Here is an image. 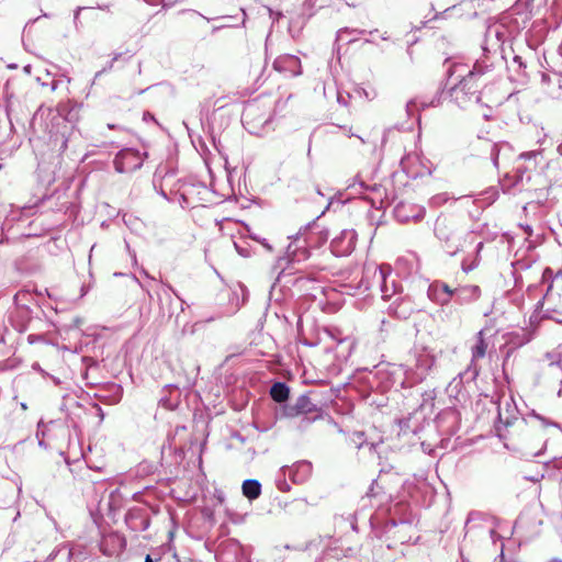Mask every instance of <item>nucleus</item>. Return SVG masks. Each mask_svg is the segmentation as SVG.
<instances>
[{
    "label": "nucleus",
    "mask_w": 562,
    "mask_h": 562,
    "mask_svg": "<svg viewBox=\"0 0 562 562\" xmlns=\"http://www.w3.org/2000/svg\"><path fill=\"white\" fill-rule=\"evenodd\" d=\"M273 68L282 74L297 76L301 74V60L294 55H281L274 59Z\"/></svg>",
    "instance_id": "f8f14e48"
},
{
    "label": "nucleus",
    "mask_w": 562,
    "mask_h": 562,
    "mask_svg": "<svg viewBox=\"0 0 562 562\" xmlns=\"http://www.w3.org/2000/svg\"><path fill=\"white\" fill-rule=\"evenodd\" d=\"M349 33H358V34H364V30H349V29H341L337 33V41H345L346 35Z\"/></svg>",
    "instance_id": "a878e982"
},
{
    "label": "nucleus",
    "mask_w": 562,
    "mask_h": 562,
    "mask_svg": "<svg viewBox=\"0 0 562 562\" xmlns=\"http://www.w3.org/2000/svg\"><path fill=\"white\" fill-rule=\"evenodd\" d=\"M316 411H317L316 405L314 403H312L310 397L306 395H301L297 397L295 404L288 408L286 414L289 416H296V415H301V414L313 413Z\"/></svg>",
    "instance_id": "dca6fc26"
},
{
    "label": "nucleus",
    "mask_w": 562,
    "mask_h": 562,
    "mask_svg": "<svg viewBox=\"0 0 562 562\" xmlns=\"http://www.w3.org/2000/svg\"><path fill=\"white\" fill-rule=\"evenodd\" d=\"M113 164L120 173L132 172L143 166V157L138 150L124 148L115 155Z\"/></svg>",
    "instance_id": "0eeeda50"
},
{
    "label": "nucleus",
    "mask_w": 562,
    "mask_h": 562,
    "mask_svg": "<svg viewBox=\"0 0 562 562\" xmlns=\"http://www.w3.org/2000/svg\"><path fill=\"white\" fill-rule=\"evenodd\" d=\"M126 546L125 538L117 532L103 535L100 541L101 552L110 558L119 557Z\"/></svg>",
    "instance_id": "9b49d317"
},
{
    "label": "nucleus",
    "mask_w": 562,
    "mask_h": 562,
    "mask_svg": "<svg viewBox=\"0 0 562 562\" xmlns=\"http://www.w3.org/2000/svg\"><path fill=\"white\" fill-rule=\"evenodd\" d=\"M268 123H269L268 120H265V122H262V126L268 124Z\"/></svg>",
    "instance_id": "5fc2aeb1"
},
{
    "label": "nucleus",
    "mask_w": 562,
    "mask_h": 562,
    "mask_svg": "<svg viewBox=\"0 0 562 562\" xmlns=\"http://www.w3.org/2000/svg\"><path fill=\"white\" fill-rule=\"evenodd\" d=\"M479 265V261H477V257H475L474 259L472 260H469V259H464L462 261V270L464 272H470L472 271L473 269H475Z\"/></svg>",
    "instance_id": "5701e85b"
},
{
    "label": "nucleus",
    "mask_w": 562,
    "mask_h": 562,
    "mask_svg": "<svg viewBox=\"0 0 562 562\" xmlns=\"http://www.w3.org/2000/svg\"><path fill=\"white\" fill-rule=\"evenodd\" d=\"M474 339H475V342L471 347L472 364H474L477 360L483 359L486 355V349H487V342L485 340L484 329H481L475 335Z\"/></svg>",
    "instance_id": "f3484780"
},
{
    "label": "nucleus",
    "mask_w": 562,
    "mask_h": 562,
    "mask_svg": "<svg viewBox=\"0 0 562 562\" xmlns=\"http://www.w3.org/2000/svg\"><path fill=\"white\" fill-rule=\"evenodd\" d=\"M390 272V266L368 263L363 267L361 286H363L364 290H370L374 285H379L382 292V297L384 300H390L397 292L395 281H389Z\"/></svg>",
    "instance_id": "f03ea898"
},
{
    "label": "nucleus",
    "mask_w": 562,
    "mask_h": 562,
    "mask_svg": "<svg viewBox=\"0 0 562 562\" xmlns=\"http://www.w3.org/2000/svg\"><path fill=\"white\" fill-rule=\"evenodd\" d=\"M550 562H562L561 560H552Z\"/></svg>",
    "instance_id": "4d7b16f0"
},
{
    "label": "nucleus",
    "mask_w": 562,
    "mask_h": 562,
    "mask_svg": "<svg viewBox=\"0 0 562 562\" xmlns=\"http://www.w3.org/2000/svg\"><path fill=\"white\" fill-rule=\"evenodd\" d=\"M542 447H544V445H543ZM542 449H543V448H541V449H540L539 451H537V452H531L530 454H531V456H533V457H535V456H539V454L541 453Z\"/></svg>",
    "instance_id": "c03bdc74"
},
{
    "label": "nucleus",
    "mask_w": 562,
    "mask_h": 562,
    "mask_svg": "<svg viewBox=\"0 0 562 562\" xmlns=\"http://www.w3.org/2000/svg\"><path fill=\"white\" fill-rule=\"evenodd\" d=\"M533 416H535V417H537L538 419H540V420L544 422V418H542V417H541V416H539V415H536L535 413H533Z\"/></svg>",
    "instance_id": "3c124183"
},
{
    "label": "nucleus",
    "mask_w": 562,
    "mask_h": 562,
    "mask_svg": "<svg viewBox=\"0 0 562 562\" xmlns=\"http://www.w3.org/2000/svg\"><path fill=\"white\" fill-rule=\"evenodd\" d=\"M382 40L386 41V40H387V36H386V35H383V36H382Z\"/></svg>",
    "instance_id": "6e6d98bb"
},
{
    "label": "nucleus",
    "mask_w": 562,
    "mask_h": 562,
    "mask_svg": "<svg viewBox=\"0 0 562 562\" xmlns=\"http://www.w3.org/2000/svg\"><path fill=\"white\" fill-rule=\"evenodd\" d=\"M497 430L499 431V436H501V437H503V438H506V437H507L506 435H502V427H501V426H498V427H497Z\"/></svg>",
    "instance_id": "49530a36"
},
{
    "label": "nucleus",
    "mask_w": 562,
    "mask_h": 562,
    "mask_svg": "<svg viewBox=\"0 0 562 562\" xmlns=\"http://www.w3.org/2000/svg\"><path fill=\"white\" fill-rule=\"evenodd\" d=\"M538 155H540V151L538 150H531V151H526V153H522L519 155V158L520 159H525V160H530L532 158H536Z\"/></svg>",
    "instance_id": "c85d7f7f"
},
{
    "label": "nucleus",
    "mask_w": 562,
    "mask_h": 562,
    "mask_svg": "<svg viewBox=\"0 0 562 562\" xmlns=\"http://www.w3.org/2000/svg\"><path fill=\"white\" fill-rule=\"evenodd\" d=\"M241 490H243L244 496H246L248 499L252 501L260 496L261 484L257 480L248 479L243 482Z\"/></svg>",
    "instance_id": "a211bd4d"
},
{
    "label": "nucleus",
    "mask_w": 562,
    "mask_h": 562,
    "mask_svg": "<svg viewBox=\"0 0 562 562\" xmlns=\"http://www.w3.org/2000/svg\"><path fill=\"white\" fill-rule=\"evenodd\" d=\"M425 213H426L425 209L424 207H419L417 210V212L414 215H412L413 221L414 222L422 221L424 218V216H425Z\"/></svg>",
    "instance_id": "c756f323"
},
{
    "label": "nucleus",
    "mask_w": 562,
    "mask_h": 562,
    "mask_svg": "<svg viewBox=\"0 0 562 562\" xmlns=\"http://www.w3.org/2000/svg\"><path fill=\"white\" fill-rule=\"evenodd\" d=\"M249 132H250V133H252V134H259V131H257V130L255 128V126L252 127V130H249Z\"/></svg>",
    "instance_id": "09e8293b"
},
{
    "label": "nucleus",
    "mask_w": 562,
    "mask_h": 562,
    "mask_svg": "<svg viewBox=\"0 0 562 562\" xmlns=\"http://www.w3.org/2000/svg\"><path fill=\"white\" fill-rule=\"evenodd\" d=\"M429 299L439 305H447L453 297V289L447 283L435 281L428 286Z\"/></svg>",
    "instance_id": "ddd939ff"
},
{
    "label": "nucleus",
    "mask_w": 562,
    "mask_h": 562,
    "mask_svg": "<svg viewBox=\"0 0 562 562\" xmlns=\"http://www.w3.org/2000/svg\"><path fill=\"white\" fill-rule=\"evenodd\" d=\"M362 91H363V94L366 95V98H367V99H369V100L374 99V98H375V95H376V93H375V91H374V90H372V91H371V93H370V92H368V91H366L364 89H363Z\"/></svg>",
    "instance_id": "72a5a7b5"
},
{
    "label": "nucleus",
    "mask_w": 562,
    "mask_h": 562,
    "mask_svg": "<svg viewBox=\"0 0 562 562\" xmlns=\"http://www.w3.org/2000/svg\"><path fill=\"white\" fill-rule=\"evenodd\" d=\"M436 363L435 356L426 348L416 350L413 362L407 364L406 379L412 383L424 381L431 372Z\"/></svg>",
    "instance_id": "423d86ee"
},
{
    "label": "nucleus",
    "mask_w": 562,
    "mask_h": 562,
    "mask_svg": "<svg viewBox=\"0 0 562 562\" xmlns=\"http://www.w3.org/2000/svg\"><path fill=\"white\" fill-rule=\"evenodd\" d=\"M27 340H29L30 344H34V342H37V341L42 340V336H40V335H29Z\"/></svg>",
    "instance_id": "473e14b6"
},
{
    "label": "nucleus",
    "mask_w": 562,
    "mask_h": 562,
    "mask_svg": "<svg viewBox=\"0 0 562 562\" xmlns=\"http://www.w3.org/2000/svg\"><path fill=\"white\" fill-rule=\"evenodd\" d=\"M288 487L289 486H288V484L285 482L283 483V486H281V485L279 486V488L282 490V491H285Z\"/></svg>",
    "instance_id": "a18cd8bd"
},
{
    "label": "nucleus",
    "mask_w": 562,
    "mask_h": 562,
    "mask_svg": "<svg viewBox=\"0 0 562 562\" xmlns=\"http://www.w3.org/2000/svg\"><path fill=\"white\" fill-rule=\"evenodd\" d=\"M357 233L353 229H344L330 244L331 251L338 257L348 256L356 246Z\"/></svg>",
    "instance_id": "1a4fd4ad"
},
{
    "label": "nucleus",
    "mask_w": 562,
    "mask_h": 562,
    "mask_svg": "<svg viewBox=\"0 0 562 562\" xmlns=\"http://www.w3.org/2000/svg\"><path fill=\"white\" fill-rule=\"evenodd\" d=\"M481 296V289L477 285H462L453 289V297L459 304H469Z\"/></svg>",
    "instance_id": "2eb2a0df"
},
{
    "label": "nucleus",
    "mask_w": 562,
    "mask_h": 562,
    "mask_svg": "<svg viewBox=\"0 0 562 562\" xmlns=\"http://www.w3.org/2000/svg\"><path fill=\"white\" fill-rule=\"evenodd\" d=\"M125 522L132 531L139 532L146 530L150 522L148 508L143 506L130 508L125 515Z\"/></svg>",
    "instance_id": "9d476101"
},
{
    "label": "nucleus",
    "mask_w": 562,
    "mask_h": 562,
    "mask_svg": "<svg viewBox=\"0 0 562 562\" xmlns=\"http://www.w3.org/2000/svg\"><path fill=\"white\" fill-rule=\"evenodd\" d=\"M265 247L269 248L270 249V246L269 244H266V243H262Z\"/></svg>",
    "instance_id": "864d4df0"
},
{
    "label": "nucleus",
    "mask_w": 562,
    "mask_h": 562,
    "mask_svg": "<svg viewBox=\"0 0 562 562\" xmlns=\"http://www.w3.org/2000/svg\"><path fill=\"white\" fill-rule=\"evenodd\" d=\"M144 562H153L151 557H150L149 554H148V555H146V558H145V561H144Z\"/></svg>",
    "instance_id": "de8ad7c7"
},
{
    "label": "nucleus",
    "mask_w": 562,
    "mask_h": 562,
    "mask_svg": "<svg viewBox=\"0 0 562 562\" xmlns=\"http://www.w3.org/2000/svg\"><path fill=\"white\" fill-rule=\"evenodd\" d=\"M254 113H255V105L254 104L247 105V108L245 109V111L243 113V123L246 125L251 124V122H249V120L254 116Z\"/></svg>",
    "instance_id": "4be33fe9"
},
{
    "label": "nucleus",
    "mask_w": 562,
    "mask_h": 562,
    "mask_svg": "<svg viewBox=\"0 0 562 562\" xmlns=\"http://www.w3.org/2000/svg\"><path fill=\"white\" fill-rule=\"evenodd\" d=\"M400 426H401V429L403 431H406L407 429H409V426H408V419L407 420H401L400 422Z\"/></svg>",
    "instance_id": "f704fd0d"
},
{
    "label": "nucleus",
    "mask_w": 562,
    "mask_h": 562,
    "mask_svg": "<svg viewBox=\"0 0 562 562\" xmlns=\"http://www.w3.org/2000/svg\"><path fill=\"white\" fill-rule=\"evenodd\" d=\"M311 473L312 464L308 461H299L292 467L284 468V475L290 476L296 484L304 483L310 477Z\"/></svg>",
    "instance_id": "4468645a"
},
{
    "label": "nucleus",
    "mask_w": 562,
    "mask_h": 562,
    "mask_svg": "<svg viewBox=\"0 0 562 562\" xmlns=\"http://www.w3.org/2000/svg\"><path fill=\"white\" fill-rule=\"evenodd\" d=\"M337 100H338V102H339V103H341V104H344V105H346V104H347V102H346L345 98H344L340 93H338Z\"/></svg>",
    "instance_id": "58836bf2"
},
{
    "label": "nucleus",
    "mask_w": 562,
    "mask_h": 562,
    "mask_svg": "<svg viewBox=\"0 0 562 562\" xmlns=\"http://www.w3.org/2000/svg\"><path fill=\"white\" fill-rule=\"evenodd\" d=\"M448 201V196L446 193L438 194L431 198L432 205H441L442 203Z\"/></svg>",
    "instance_id": "cd10ccee"
},
{
    "label": "nucleus",
    "mask_w": 562,
    "mask_h": 562,
    "mask_svg": "<svg viewBox=\"0 0 562 562\" xmlns=\"http://www.w3.org/2000/svg\"><path fill=\"white\" fill-rule=\"evenodd\" d=\"M81 11V8H78L77 11L75 12V21L78 20V16H79V12Z\"/></svg>",
    "instance_id": "79ce46f5"
},
{
    "label": "nucleus",
    "mask_w": 562,
    "mask_h": 562,
    "mask_svg": "<svg viewBox=\"0 0 562 562\" xmlns=\"http://www.w3.org/2000/svg\"><path fill=\"white\" fill-rule=\"evenodd\" d=\"M318 235H319V236H318V238H317V243L326 241V240H327V238H328V233H327V232H323V231H321V232L318 233Z\"/></svg>",
    "instance_id": "2f4dec72"
},
{
    "label": "nucleus",
    "mask_w": 562,
    "mask_h": 562,
    "mask_svg": "<svg viewBox=\"0 0 562 562\" xmlns=\"http://www.w3.org/2000/svg\"><path fill=\"white\" fill-rule=\"evenodd\" d=\"M121 54H115L111 61L104 67L102 70L98 71L94 76V79L99 78L104 71L112 69L114 61L119 59Z\"/></svg>",
    "instance_id": "bb28decb"
},
{
    "label": "nucleus",
    "mask_w": 562,
    "mask_h": 562,
    "mask_svg": "<svg viewBox=\"0 0 562 562\" xmlns=\"http://www.w3.org/2000/svg\"><path fill=\"white\" fill-rule=\"evenodd\" d=\"M144 121H155V117L151 113L145 112L144 113Z\"/></svg>",
    "instance_id": "4c0bfd02"
},
{
    "label": "nucleus",
    "mask_w": 562,
    "mask_h": 562,
    "mask_svg": "<svg viewBox=\"0 0 562 562\" xmlns=\"http://www.w3.org/2000/svg\"><path fill=\"white\" fill-rule=\"evenodd\" d=\"M98 409H99V416H100L101 418H103V412H102V409H101L100 407H98Z\"/></svg>",
    "instance_id": "8fccbe9b"
},
{
    "label": "nucleus",
    "mask_w": 562,
    "mask_h": 562,
    "mask_svg": "<svg viewBox=\"0 0 562 562\" xmlns=\"http://www.w3.org/2000/svg\"><path fill=\"white\" fill-rule=\"evenodd\" d=\"M434 401H435V392L434 391L425 392L423 394V402L419 405V409L423 412L426 409L427 406H429L431 408L434 406Z\"/></svg>",
    "instance_id": "412c9836"
},
{
    "label": "nucleus",
    "mask_w": 562,
    "mask_h": 562,
    "mask_svg": "<svg viewBox=\"0 0 562 562\" xmlns=\"http://www.w3.org/2000/svg\"><path fill=\"white\" fill-rule=\"evenodd\" d=\"M317 225L315 222L307 224L303 231L294 237V240L290 243L286 248V258L290 262H302L308 259L310 250L307 246L316 243L314 240V233L312 232Z\"/></svg>",
    "instance_id": "39448f33"
},
{
    "label": "nucleus",
    "mask_w": 562,
    "mask_h": 562,
    "mask_svg": "<svg viewBox=\"0 0 562 562\" xmlns=\"http://www.w3.org/2000/svg\"><path fill=\"white\" fill-rule=\"evenodd\" d=\"M490 67V65H485L483 61H476L473 66V69L470 70L467 75H462L463 66H454L453 70L450 72L449 80L451 81L453 75L459 72L458 78L461 77L458 83H453L450 88L451 97L456 100L460 105L467 103L474 99L479 101V88L476 77L477 75L484 74V71Z\"/></svg>",
    "instance_id": "f257e3e1"
},
{
    "label": "nucleus",
    "mask_w": 562,
    "mask_h": 562,
    "mask_svg": "<svg viewBox=\"0 0 562 562\" xmlns=\"http://www.w3.org/2000/svg\"><path fill=\"white\" fill-rule=\"evenodd\" d=\"M498 422L508 430L509 436H514L516 430L521 431L526 437L530 434L527 419L520 417V413L513 398L506 400L498 406Z\"/></svg>",
    "instance_id": "20e7f679"
},
{
    "label": "nucleus",
    "mask_w": 562,
    "mask_h": 562,
    "mask_svg": "<svg viewBox=\"0 0 562 562\" xmlns=\"http://www.w3.org/2000/svg\"><path fill=\"white\" fill-rule=\"evenodd\" d=\"M281 15H282V14H281V12H278V13L276 14V19H279Z\"/></svg>",
    "instance_id": "603ef678"
},
{
    "label": "nucleus",
    "mask_w": 562,
    "mask_h": 562,
    "mask_svg": "<svg viewBox=\"0 0 562 562\" xmlns=\"http://www.w3.org/2000/svg\"><path fill=\"white\" fill-rule=\"evenodd\" d=\"M490 149H491V159L495 167L498 165V155H499V148L497 144H491L487 143Z\"/></svg>",
    "instance_id": "393cba45"
},
{
    "label": "nucleus",
    "mask_w": 562,
    "mask_h": 562,
    "mask_svg": "<svg viewBox=\"0 0 562 562\" xmlns=\"http://www.w3.org/2000/svg\"><path fill=\"white\" fill-rule=\"evenodd\" d=\"M524 172L525 170H522L520 167L517 168L516 180L514 182L515 186L522 181Z\"/></svg>",
    "instance_id": "7c9ffc66"
},
{
    "label": "nucleus",
    "mask_w": 562,
    "mask_h": 562,
    "mask_svg": "<svg viewBox=\"0 0 562 562\" xmlns=\"http://www.w3.org/2000/svg\"><path fill=\"white\" fill-rule=\"evenodd\" d=\"M491 36H495L499 43L502 42L503 33L499 31V26L494 25L487 29L486 38H490Z\"/></svg>",
    "instance_id": "b1692460"
},
{
    "label": "nucleus",
    "mask_w": 562,
    "mask_h": 562,
    "mask_svg": "<svg viewBox=\"0 0 562 562\" xmlns=\"http://www.w3.org/2000/svg\"><path fill=\"white\" fill-rule=\"evenodd\" d=\"M438 103H439V101H438V100L436 101V99H432L430 102H426V101H424V100H420V99H418V98H415V99H412V100H409V101L407 102V104H406V112H407V114H408L409 116H413V115H414V113H415V111H418V110H419V108H423V109H424V108H427V106H429V105L435 106V105H437Z\"/></svg>",
    "instance_id": "aec40b11"
},
{
    "label": "nucleus",
    "mask_w": 562,
    "mask_h": 562,
    "mask_svg": "<svg viewBox=\"0 0 562 562\" xmlns=\"http://www.w3.org/2000/svg\"><path fill=\"white\" fill-rule=\"evenodd\" d=\"M347 135H348L349 137L355 136V134L350 133V130L348 131V134H347ZM356 137H358V138L361 140V143H362V144H364V143H366V139H364V138H362L361 136L356 135Z\"/></svg>",
    "instance_id": "a19ab883"
},
{
    "label": "nucleus",
    "mask_w": 562,
    "mask_h": 562,
    "mask_svg": "<svg viewBox=\"0 0 562 562\" xmlns=\"http://www.w3.org/2000/svg\"><path fill=\"white\" fill-rule=\"evenodd\" d=\"M483 247V243H479L477 246H476V251L477 254L480 252V250L482 249Z\"/></svg>",
    "instance_id": "37998d69"
},
{
    "label": "nucleus",
    "mask_w": 562,
    "mask_h": 562,
    "mask_svg": "<svg viewBox=\"0 0 562 562\" xmlns=\"http://www.w3.org/2000/svg\"><path fill=\"white\" fill-rule=\"evenodd\" d=\"M289 392V387L286 386L285 383L282 382L274 383L270 389L271 397L279 403H282L288 400Z\"/></svg>",
    "instance_id": "6ab92c4d"
},
{
    "label": "nucleus",
    "mask_w": 562,
    "mask_h": 562,
    "mask_svg": "<svg viewBox=\"0 0 562 562\" xmlns=\"http://www.w3.org/2000/svg\"><path fill=\"white\" fill-rule=\"evenodd\" d=\"M434 233L450 255H454L460 249L462 231L454 218L445 215L438 216Z\"/></svg>",
    "instance_id": "7ed1b4c3"
},
{
    "label": "nucleus",
    "mask_w": 562,
    "mask_h": 562,
    "mask_svg": "<svg viewBox=\"0 0 562 562\" xmlns=\"http://www.w3.org/2000/svg\"><path fill=\"white\" fill-rule=\"evenodd\" d=\"M55 559H56V551H54L53 553L49 554L46 562H53Z\"/></svg>",
    "instance_id": "ea45409f"
},
{
    "label": "nucleus",
    "mask_w": 562,
    "mask_h": 562,
    "mask_svg": "<svg viewBox=\"0 0 562 562\" xmlns=\"http://www.w3.org/2000/svg\"><path fill=\"white\" fill-rule=\"evenodd\" d=\"M355 436L360 440V441L357 443V445H358V448H362V447H363V443H364V442L361 440V439H362L363 434H362V432H357Z\"/></svg>",
    "instance_id": "e433bc0d"
},
{
    "label": "nucleus",
    "mask_w": 562,
    "mask_h": 562,
    "mask_svg": "<svg viewBox=\"0 0 562 562\" xmlns=\"http://www.w3.org/2000/svg\"><path fill=\"white\" fill-rule=\"evenodd\" d=\"M26 295V292H19L14 295V301L16 304H19L21 297H24Z\"/></svg>",
    "instance_id": "c9c22d12"
},
{
    "label": "nucleus",
    "mask_w": 562,
    "mask_h": 562,
    "mask_svg": "<svg viewBox=\"0 0 562 562\" xmlns=\"http://www.w3.org/2000/svg\"><path fill=\"white\" fill-rule=\"evenodd\" d=\"M539 306L543 317L562 323V301L559 294L551 291V288L547 291L542 301L539 302Z\"/></svg>",
    "instance_id": "6e6552de"
}]
</instances>
